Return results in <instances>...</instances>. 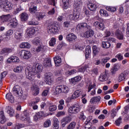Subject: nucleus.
Listing matches in <instances>:
<instances>
[{
	"instance_id": "1",
	"label": "nucleus",
	"mask_w": 129,
	"mask_h": 129,
	"mask_svg": "<svg viewBox=\"0 0 129 129\" xmlns=\"http://www.w3.org/2000/svg\"><path fill=\"white\" fill-rule=\"evenodd\" d=\"M42 70L43 67L42 65L39 63L34 66L32 68L27 67L25 69L26 77L28 79H29V80H32L33 77H34V75H35L37 73L42 72Z\"/></svg>"
},
{
	"instance_id": "2",
	"label": "nucleus",
	"mask_w": 129,
	"mask_h": 129,
	"mask_svg": "<svg viewBox=\"0 0 129 129\" xmlns=\"http://www.w3.org/2000/svg\"><path fill=\"white\" fill-rule=\"evenodd\" d=\"M0 8L4 12H9L13 9V4L8 0H0Z\"/></svg>"
},
{
	"instance_id": "3",
	"label": "nucleus",
	"mask_w": 129,
	"mask_h": 129,
	"mask_svg": "<svg viewBox=\"0 0 129 129\" xmlns=\"http://www.w3.org/2000/svg\"><path fill=\"white\" fill-rule=\"evenodd\" d=\"M19 56L25 60H29L32 58V52L30 50H22L19 53Z\"/></svg>"
},
{
	"instance_id": "4",
	"label": "nucleus",
	"mask_w": 129,
	"mask_h": 129,
	"mask_svg": "<svg viewBox=\"0 0 129 129\" xmlns=\"http://www.w3.org/2000/svg\"><path fill=\"white\" fill-rule=\"evenodd\" d=\"M80 110H81V106L78 104L73 105L69 108V112L70 113L76 114L80 112Z\"/></svg>"
},
{
	"instance_id": "5",
	"label": "nucleus",
	"mask_w": 129,
	"mask_h": 129,
	"mask_svg": "<svg viewBox=\"0 0 129 129\" xmlns=\"http://www.w3.org/2000/svg\"><path fill=\"white\" fill-rule=\"evenodd\" d=\"M81 13L76 10L73 11V14H70L69 18L71 21H78Z\"/></svg>"
},
{
	"instance_id": "6",
	"label": "nucleus",
	"mask_w": 129,
	"mask_h": 129,
	"mask_svg": "<svg viewBox=\"0 0 129 129\" xmlns=\"http://www.w3.org/2000/svg\"><path fill=\"white\" fill-rule=\"evenodd\" d=\"M47 32L48 34L53 35L58 33V28L54 24H49L47 27Z\"/></svg>"
},
{
	"instance_id": "7",
	"label": "nucleus",
	"mask_w": 129,
	"mask_h": 129,
	"mask_svg": "<svg viewBox=\"0 0 129 129\" xmlns=\"http://www.w3.org/2000/svg\"><path fill=\"white\" fill-rule=\"evenodd\" d=\"M13 92L14 94H16V95H17V96H20V97H22L23 98V99H26V97H27L26 96H24L23 95V93L24 92L23 91L20 90L19 88H17L16 87H14L13 89Z\"/></svg>"
},
{
	"instance_id": "8",
	"label": "nucleus",
	"mask_w": 129,
	"mask_h": 129,
	"mask_svg": "<svg viewBox=\"0 0 129 129\" xmlns=\"http://www.w3.org/2000/svg\"><path fill=\"white\" fill-rule=\"evenodd\" d=\"M52 76V74L49 73H46L45 74V81L46 84H48V85H51L52 84V82H53V80L51 78Z\"/></svg>"
},
{
	"instance_id": "9",
	"label": "nucleus",
	"mask_w": 129,
	"mask_h": 129,
	"mask_svg": "<svg viewBox=\"0 0 129 129\" xmlns=\"http://www.w3.org/2000/svg\"><path fill=\"white\" fill-rule=\"evenodd\" d=\"M66 39L67 41L69 42V43H71V42H74L77 39V36L74 33H70L67 35Z\"/></svg>"
},
{
	"instance_id": "10",
	"label": "nucleus",
	"mask_w": 129,
	"mask_h": 129,
	"mask_svg": "<svg viewBox=\"0 0 129 129\" xmlns=\"http://www.w3.org/2000/svg\"><path fill=\"white\" fill-rule=\"evenodd\" d=\"M82 93L83 92L81 90H76L74 92L72 96L70 97V99H76V98H78L79 96H81L82 95Z\"/></svg>"
},
{
	"instance_id": "11",
	"label": "nucleus",
	"mask_w": 129,
	"mask_h": 129,
	"mask_svg": "<svg viewBox=\"0 0 129 129\" xmlns=\"http://www.w3.org/2000/svg\"><path fill=\"white\" fill-rule=\"evenodd\" d=\"M21 120H25L27 122H31V119L29 116V114L27 111H24L21 114Z\"/></svg>"
},
{
	"instance_id": "12",
	"label": "nucleus",
	"mask_w": 129,
	"mask_h": 129,
	"mask_svg": "<svg viewBox=\"0 0 129 129\" xmlns=\"http://www.w3.org/2000/svg\"><path fill=\"white\" fill-rule=\"evenodd\" d=\"M33 52L35 53H39V52H45L46 51V46L40 44L36 48H33Z\"/></svg>"
},
{
	"instance_id": "13",
	"label": "nucleus",
	"mask_w": 129,
	"mask_h": 129,
	"mask_svg": "<svg viewBox=\"0 0 129 129\" xmlns=\"http://www.w3.org/2000/svg\"><path fill=\"white\" fill-rule=\"evenodd\" d=\"M71 121V117L70 116L65 117L61 120V123L62 127H65L66 124L69 123Z\"/></svg>"
},
{
	"instance_id": "14",
	"label": "nucleus",
	"mask_w": 129,
	"mask_h": 129,
	"mask_svg": "<svg viewBox=\"0 0 129 129\" xmlns=\"http://www.w3.org/2000/svg\"><path fill=\"white\" fill-rule=\"evenodd\" d=\"M75 6L76 9L74 10L81 13V9L83 7V2H82V1H77L75 4Z\"/></svg>"
},
{
	"instance_id": "15",
	"label": "nucleus",
	"mask_w": 129,
	"mask_h": 129,
	"mask_svg": "<svg viewBox=\"0 0 129 129\" xmlns=\"http://www.w3.org/2000/svg\"><path fill=\"white\" fill-rule=\"evenodd\" d=\"M36 19L38 21H42L47 16L46 12H37L36 14Z\"/></svg>"
},
{
	"instance_id": "16",
	"label": "nucleus",
	"mask_w": 129,
	"mask_h": 129,
	"mask_svg": "<svg viewBox=\"0 0 129 129\" xmlns=\"http://www.w3.org/2000/svg\"><path fill=\"white\" fill-rule=\"evenodd\" d=\"M8 63H11V62L19 63L20 62V58L16 55L11 56L8 59Z\"/></svg>"
},
{
	"instance_id": "17",
	"label": "nucleus",
	"mask_w": 129,
	"mask_h": 129,
	"mask_svg": "<svg viewBox=\"0 0 129 129\" xmlns=\"http://www.w3.org/2000/svg\"><path fill=\"white\" fill-rule=\"evenodd\" d=\"M23 37V30L20 29L19 30H17L15 33V38L17 40H20Z\"/></svg>"
},
{
	"instance_id": "18",
	"label": "nucleus",
	"mask_w": 129,
	"mask_h": 129,
	"mask_svg": "<svg viewBox=\"0 0 129 129\" xmlns=\"http://www.w3.org/2000/svg\"><path fill=\"white\" fill-rule=\"evenodd\" d=\"M108 79V77H107V75L106 74V73H102L99 77V80L101 82H104V81H107Z\"/></svg>"
},
{
	"instance_id": "19",
	"label": "nucleus",
	"mask_w": 129,
	"mask_h": 129,
	"mask_svg": "<svg viewBox=\"0 0 129 129\" xmlns=\"http://www.w3.org/2000/svg\"><path fill=\"white\" fill-rule=\"evenodd\" d=\"M36 33V30L34 28H28L26 29V34L28 37H32Z\"/></svg>"
},
{
	"instance_id": "20",
	"label": "nucleus",
	"mask_w": 129,
	"mask_h": 129,
	"mask_svg": "<svg viewBox=\"0 0 129 129\" xmlns=\"http://www.w3.org/2000/svg\"><path fill=\"white\" fill-rule=\"evenodd\" d=\"M43 65L45 67H51L52 64L51 63V59L50 58H46L44 59Z\"/></svg>"
},
{
	"instance_id": "21",
	"label": "nucleus",
	"mask_w": 129,
	"mask_h": 129,
	"mask_svg": "<svg viewBox=\"0 0 129 129\" xmlns=\"http://www.w3.org/2000/svg\"><path fill=\"white\" fill-rule=\"evenodd\" d=\"M32 43L33 45L35 46H39L42 44V41H41V39L39 37H36L34 39L32 40Z\"/></svg>"
},
{
	"instance_id": "22",
	"label": "nucleus",
	"mask_w": 129,
	"mask_h": 129,
	"mask_svg": "<svg viewBox=\"0 0 129 129\" xmlns=\"http://www.w3.org/2000/svg\"><path fill=\"white\" fill-rule=\"evenodd\" d=\"M11 19V15L10 14L6 15H3L1 17V20L2 22L3 23H6L9 21Z\"/></svg>"
},
{
	"instance_id": "23",
	"label": "nucleus",
	"mask_w": 129,
	"mask_h": 129,
	"mask_svg": "<svg viewBox=\"0 0 129 129\" xmlns=\"http://www.w3.org/2000/svg\"><path fill=\"white\" fill-rule=\"evenodd\" d=\"M20 19L22 22H26L29 19V15L26 12H23L20 15Z\"/></svg>"
},
{
	"instance_id": "24",
	"label": "nucleus",
	"mask_w": 129,
	"mask_h": 129,
	"mask_svg": "<svg viewBox=\"0 0 129 129\" xmlns=\"http://www.w3.org/2000/svg\"><path fill=\"white\" fill-rule=\"evenodd\" d=\"M54 61L55 66H59L61 64V62H62V59H61V57L56 55L54 57Z\"/></svg>"
},
{
	"instance_id": "25",
	"label": "nucleus",
	"mask_w": 129,
	"mask_h": 129,
	"mask_svg": "<svg viewBox=\"0 0 129 129\" xmlns=\"http://www.w3.org/2000/svg\"><path fill=\"white\" fill-rule=\"evenodd\" d=\"M89 29L88 31L85 33V36L86 38H91V37H93V35H94V31L92 29Z\"/></svg>"
},
{
	"instance_id": "26",
	"label": "nucleus",
	"mask_w": 129,
	"mask_h": 129,
	"mask_svg": "<svg viewBox=\"0 0 129 129\" xmlns=\"http://www.w3.org/2000/svg\"><path fill=\"white\" fill-rule=\"evenodd\" d=\"M84 28H87V29H90V26L88 25L86 23H82L79 24L77 26V29H83Z\"/></svg>"
},
{
	"instance_id": "27",
	"label": "nucleus",
	"mask_w": 129,
	"mask_h": 129,
	"mask_svg": "<svg viewBox=\"0 0 129 129\" xmlns=\"http://www.w3.org/2000/svg\"><path fill=\"white\" fill-rule=\"evenodd\" d=\"M20 47L22 49H29L31 48V44L29 42H22L20 44Z\"/></svg>"
},
{
	"instance_id": "28",
	"label": "nucleus",
	"mask_w": 129,
	"mask_h": 129,
	"mask_svg": "<svg viewBox=\"0 0 129 129\" xmlns=\"http://www.w3.org/2000/svg\"><path fill=\"white\" fill-rule=\"evenodd\" d=\"M13 34H14V31L13 30H8L7 32V35H3L4 41H8L9 40V37L12 36Z\"/></svg>"
},
{
	"instance_id": "29",
	"label": "nucleus",
	"mask_w": 129,
	"mask_h": 129,
	"mask_svg": "<svg viewBox=\"0 0 129 129\" xmlns=\"http://www.w3.org/2000/svg\"><path fill=\"white\" fill-rule=\"evenodd\" d=\"M13 52V49L9 48H3L1 53V54H5V55H8L9 53H12Z\"/></svg>"
},
{
	"instance_id": "30",
	"label": "nucleus",
	"mask_w": 129,
	"mask_h": 129,
	"mask_svg": "<svg viewBox=\"0 0 129 129\" xmlns=\"http://www.w3.org/2000/svg\"><path fill=\"white\" fill-rule=\"evenodd\" d=\"M87 7L88 8V9L92 11V12L96 11V9H97V7L96 6V5L93 3H89L87 5Z\"/></svg>"
},
{
	"instance_id": "31",
	"label": "nucleus",
	"mask_w": 129,
	"mask_h": 129,
	"mask_svg": "<svg viewBox=\"0 0 129 129\" xmlns=\"http://www.w3.org/2000/svg\"><path fill=\"white\" fill-rule=\"evenodd\" d=\"M7 121V118L4 114V111L0 112V123H5Z\"/></svg>"
},
{
	"instance_id": "32",
	"label": "nucleus",
	"mask_w": 129,
	"mask_h": 129,
	"mask_svg": "<svg viewBox=\"0 0 129 129\" xmlns=\"http://www.w3.org/2000/svg\"><path fill=\"white\" fill-rule=\"evenodd\" d=\"M90 54H91V47L89 45H88L86 47V58H89V56H90Z\"/></svg>"
},
{
	"instance_id": "33",
	"label": "nucleus",
	"mask_w": 129,
	"mask_h": 129,
	"mask_svg": "<svg viewBox=\"0 0 129 129\" xmlns=\"http://www.w3.org/2000/svg\"><path fill=\"white\" fill-rule=\"evenodd\" d=\"M32 91L33 95L36 96L39 94V93L40 92V89H39L37 86H34L32 88Z\"/></svg>"
},
{
	"instance_id": "34",
	"label": "nucleus",
	"mask_w": 129,
	"mask_h": 129,
	"mask_svg": "<svg viewBox=\"0 0 129 129\" xmlns=\"http://www.w3.org/2000/svg\"><path fill=\"white\" fill-rule=\"evenodd\" d=\"M43 115H44V114H43V111L39 112L35 114V115L33 117V119L35 121H37L38 118H40V117H42Z\"/></svg>"
},
{
	"instance_id": "35",
	"label": "nucleus",
	"mask_w": 129,
	"mask_h": 129,
	"mask_svg": "<svg viewBox=\"0 0 129 129\" xmlns=\"http://www.w3.org/2000/svg\"><path fill=\"white\" fill-rule=\"evenodd\" d=\"M18 21L15 20L8 23V26L9 27V28H16V27L18 26Z\"/></svg>"
},
{
	"instance_id": "36",
	"label": "nucleus",
	"mask_w": 129,
	"mask_h": 129,
	"mask_svg": "<svg viewBox=\"0 0 129 129\" xmlns=\"http://www.w3.org/2000/svg\"><path fill=\"white\" fill-rule=\"evenodd\" d=\"M80 80H81V77L78 76L72 78L70 81L73 84H75L76 82H79Z\"/></svg>"
},
{
	"instance_id": "37",
	"label": "nucleus",
	"mask_w": 129,
	"mask_h": 129,
	"mask_svg": "<svg viewBox=\"0 0 129 129\" xmlns=\"http://www.w3.org/2000/svg\"><path fill=\"white\" fill-rule=\"evenodd\" d=\"M23 70H24L23 66H19L14 68V72H15V73H22V72H23Z\"/></svg>"
},
{
	"instance_id": "38",
	"label": "nucleus",
	"mask_w": 129,
	"mask_h": 129,
	"mask_svg": "<svg viewBox=\"0 0 129 129\" xmlns=\"http://www.w3.org/2000/svg\"><path fill=\"white\" fill-rule=\"evenodd\" d=\"M28 25L29 26H38L39 22L35 19H33L31 20L28 21Z\"/></svg>"
},
{
	"instance_id": "39",
	"label": "nucleus",
	"mask_w": 129,
	"mask_h": 129,
	"mask_svg": "<svg viewBox=\"0 0 129 129\" xmlns=\"http://www.w3.org/2000/svg\"><path fill=\"white\" fill-rule=\"evenodd\" d=\"M101 99L100 96L94 97L92 98L90 100L91 103H95V102H99Z\"/></svg>"
},
{
	"instance_id": "40",
	"label": "nucleus",
	"mask_w": 129,
	"mask_h": 129,
	"mask_svg": "<svg viewBox=\"0 0 129 129\" xmlns=\"http://www.w3.org/2000/svg\"><path fill=\"white\" fill-rule=\"evenodd\" d=\"M109 60H110V58H109V57L102 58L101 59V64L102 65V66H104V65H105Z\"/></svg>"
},
{
	"instance_id": "41",
	"label": "nucleus",
	"mask_w": 129,
	"mask_h": 129,
	"mask_svg": "<svg viewBox=\"0 0 129 129\" xmlns=\"http://www.w3.org/2000/svg\"><path fill=\"white\" fill-rule=\"evenodd\" d=\"M6 98H7V99H8V100L10 101L11 103H14V101H15L14 96H13V95H12V94L11 93H8L6 96Z\"/></svg>"
},
{
	"instance_id": "42",
	"label": "nucleus",
	"mask_w": 129,
	"mask_h": 129,
	"mask_svg": "<svg viewBox=\"0 0 129 129\" xmlns=\"http://www.w3.org/2000/svg\"><path fill=\"white\" fill-rule=\"evenodd\" d=\"M102 45L103 48H105V49H108V48H110V46H111V44H110V42L108 41H103L102 42Z\"/></svg>"
},
{
	"instance_id": "43",
	"label": "nucleus",
	"mask_w": 129,
	"mask_h": 129,
	"mask_svg": "<svg viewBox=\"0 0 129 129\" xmlns=\"http://www.w3.org/2000/svg\"><path fill=\"white\" fill-rule=\"evenodd\" d=\"M62 6L64 10H67L69 8V0H62Z\"/></svg>"
},
{
	"instance_id": "44",
	"label": "nucleus",
	"mask_w": 129,
	"mask_h": 129,
	"mask_svg": "<svg viewBox=\"0 0 129 129\" xmlns=\"http://www.w3.org/2000/svg\"><path fill=\"white\" fill-rule=\"evenodd\" d=\"M77 73V71L76 70H72L71 71H68L66 72V75H67L68 76H71V75H74V74H75Z\"/></svg>"
},
{
	"instance_id": "45",
	"label": "nucleus",
	"mask_w": 129,
	"mask_h": 129,
	"mask_svg": "<svg viewBox=\"0 0 129 129\" xmlns=\"http://www.w3.org/2000/svg\"><path fill=\"white\" fill-rule=\"evenodd\" d=\"M116 36L118 40H123V34L119 31L116 32Z\"/></svg>"
},
{
	"instance_id": "46",
	"label": "nucleus",
	"mask_w": 129,
	"mask_h": 129,
	"mask_svg": "<svg viewBox=\"0 0 129 129\" xmlns=\"http://www.w3.org/2000/svg\"><path fill=\"white\" fill-rule=\"evenodd\" d=\"M52 122L50 119H47L45 120L43 123L44 127H49V126H51Z\"/></svg>"
},
{
	"instance_id": "47",
	"label": "nucleus",
	"mask_w": 129,
	"mask_h": 129,
	"mask_svg": "<svg viewBox=\"0 0 129 129\" xmlns=\"http://www.w3.org/2000/svg\"><path fill=\"white\" fill-rule=\"evenodd\" d=\"M99 13L102 17H108V13L104 10H100Z\"/></svg>"
},
{
	"instance_id": "48",
	"label": "nucleus",
	"mask_w": 129,
	"mask_h": 129,
	"mask_svg": "<svg viewBox=\"0 0 129 129\" xmlns=\"http://www.w3.org/2000/svg\"><path fill=\"white\" fill-rule=\"evenodd\" d=\"M69 88L66 86H62V93L67 94L69 92Z\"/></svg>"
},
{
	"instance_id": "49",
	"label": "nucleus",
	"mask_w": 129,
	"mask_h": 129,
	"mask_svg": "<svg viewBox=\"0 0 129 129\" xmlns=\"http://www.w3.org/2000/svg\"><path fill=\"white\" fill-rule=\"evenodd\" d=\"M118 69H119V67L117 66H115L111 69V73H112V74H114L116 73V71H118Z\"/></svg>"
},
{
	"instance_id": "50",
	"label": "nucleus",
	"mask_w": 129,
	"mask_h": 129,
	"mask_svg": "<svg viewBox=\"0 0 129 129\" xmlns=\"http://www.w3.org/2000/svg\"><path fill=\"white\" fill-rule=\"evenodd\" d=\"M76 125V123L74 121H73L70 123V124L68 126V127L67 129H74L75 128Z\"/></svg>"
},
{
	"instance_id": "51",
	"label": "nucleus",
	"mask_w": 129,
	"mask_h": 129,
	"mask_svg": "<svg viewBox=\"0 0 129 129\" xmlns=\"http://www.w3.org/2000/svg\"><path fill=\"white\" fill-rule=\"evenodd\" d=\"M121 120H122V118L120 116L118 119H117L115 121V124L117 126H119L120 125V123H121Z\"/></svg>"
},
{
	"instance_id": "52",
	"label": "nucleus",
	"mask_w": 129,
	"mask_h": 129,
	"mask_svg": "<svg viewBox=\"0 0 129 129\" xmlns=\"http://www.w3.org/2000/svg\"><path fill=\"white\" fill-rule=\"evenodd\" d=\"M88 68H89L88 66L85 65L84 67L79 69V72H82L83 73L85 72V71L86 70V69H88Z\"/></svg>"
},
{
	"instance_id": "53",
	"label": "nucleus",
	"mask_w": 129,
	"mask_h": 129,
	"mask_svg": "<svg viewBox=\"0 0 129 129\" xmlns=\"http://www.w3.org/2000/svg\"><path fill=\"white\" fill-rule=\"evenodd\" d=\"M88 68H89L88 66L85 65L84 67L79 69V72H82L83 73L85 72V71L86 70V69H88Z\"/></svg>"
},
{
	"instance_id": "54",
	"label": "nucleus",
	"mask_w": 129,
	"mask_h": 129,
	"mask_svg": "<svg viewBox=\"0 0 129 129\" xmlns=\"http://www.w3.org/2000/svg\"><path fill=\"white\" fill-rule=\"evenodd\" d=\"M62 85L57 86L55 88V91H56L57 93H62Z\"/></svg>"
},
{
	"instance_id": "55",
	"label": "nucleus",
	"mask_w": 129,
	"mask_h": 129,
	"mask_svg": "<svg viewBox=\"0 0 129 129\" xmlns=\"http://www.w3.org/2000/svg\"><path fill=\"white\" fill-rule=\"evenodd\" d=\"M55 44H56V38H52L49 42V46L53 47Z\"/></svg>"
},
{
	"instance_id": "56",
	"label": "nucleus",
	"mask_w": 129,
	"mask_h": 129,
	"mask_svg": "<svg viewBox=\"0 0 129 129\" xmlns=\"http://www.w3.org/2000/svg\"><path fill=\"white\" fill-rule=\"evenodd\" d=\"M8 73L6 71L3 72L0 75V80L1 81H3L4 80V78L7 76Z\"/></svg>"
},
{
	"instance_id": "57",
	"label": "nucleus",
	"mask_w": 129,
	"mask_h": 129,
	"mask_svg": "<svg viewBox=\"0 0 129 129\" xmlns=\"http://www.w3.org/2000/svg\"><path fill=\"white\" fill-rule=\"evenodd\" d=\"M106 9L107 11H108L109 12H115V11H116V8L115 7H107Z\"/></svg>"
},
{
	"instance_id": "58",
	"label": "nucleus",
	"mask_w": 129,
	"mask_h": 129,
	"mask_svg": "<svg viewBox=\"0 0 129 129\" xmlns=\"http://www.w3.org/2000/svg\"><path fill=\"white\" fill-rule=\"evenodd\" d=\"M37 11H38L37 7L29 8V13H31V14H35Z\"/></svg>"
},
{
	"instance_id": "59",
	"label": "nucleus",
	"mask_w": 129,
	"mask_h": 129,
	"mask_svg": "<svg viewBox=\"0 0 129 129\" xmlns=\"http://www.w3.org/2000/svg\"><path fill=\"white\" fill-rule=\"evenodd\" d=\"M8 113H9L10 116H14L15 114V111L13 108H10L8 110Z\"/></svg>"
},
{
	"instance_id": "60",
	"label": "nucleus",
	"mask_w": 129,
	"mask_h": 129,
	"mask_svg": "<svg viewBox=\"0 0 129 129\" xmlns=\"http://www.w3.org/2000/svg\"><path fill=\"white\" fill-rule=\"evenodd\" d=\"M93 51L94 55H96V54L98 53V48H97V46L94 45L93 46Z\"/></svg>"
},
{
	"instance_id": "61",
	"label": "nucleus",
	"mask_w": 129,
	"mask_h": 129,
	"mask_svg": "<svg viewBox=\"0 0 129 129\" xmlns=\"http://www.w3.org/2000/svg\"><path fill=\"white\" fill-rule=\"evenodd\" d=\"M57 109V106L55 105H50L49 107V111H55Z\"/></svg>"
},
{
	"instance_id": "62",
	"label": "nucleus",
	"mask_w": 129,
	"mask_h": 129,
	"mask_svg": "<svg viewBox=\"0 0 129 129\" xmlns=\"http://www.w3.org/2000/svg\"><path fill=\"white\" fill-rule=\"evenodd\" d=\"M63 26L64 28H69V27H70L71 26L70 21H67L64 22L63 23Z\"/></svg>"
},
{
	"instance_id": "63",
	"label": "nucleus",
	"mask_w": 129,
	"mask_h": 129,
	"mask_svg": "<svg viewBox=\"0 0 129 129\" xmlns=\"http://www.w3.org/2000/svg\"><path fill=\"white\" fill-rule=\"evenodd\" d=\"M118 80L119 82H121V81H122V80H124V74H120L118 77Z\"/></svg>"
},
{
	"instance_id": "64",
	"label": "nucleus",
	"mask_w": 129,
	"mask_h": 129,
	"mask_svg": "<svg viewBox=\"0 0 129 129\" xmlns=\"http://www.w3.org/2000/svg\"><path fill=\"white\" fill-rule=\"evenodd\" d=\"M22 127H24V125L23 124H16L15 126H14V129H20L22 128Z\"/></svg>"
}]
</instances>
